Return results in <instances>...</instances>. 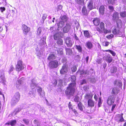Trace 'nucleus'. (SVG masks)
<instances>
[{"instance_id": "c85d7f7f", "label": "nucleus", "mask_w": 126, "mask_h": 126, "mask_svg": "<svg viewBox=\"0 0 126 126\" xmlns=\"http://www.w3.org/2000/svg\"><path fill=\"white\" fill-rule=\"evenodd\" d=\"M77 3L79 5H83L85 4L84 0H75Z\"/></svg>"}, {"instance_id": "4d7b16f0", "label": "nucleus", "mask_w": 126, "mask_h": 126, "mask_svg": "<svg viewBox=\"0 0 126 126\" xmlns=\"http://www.w3.org/2000/svg\"><path fill=\"white\" fill-rule=\"evenodd\" d=\"M23 121L24 123L26 124H27L29 123V121L28 119H23Z\"/></svg>"}, {"instance_id": "f03ea898", "label": "nucleus", "mask_w": 126, "mask_h": 126, "mask_svg": "<svg viewBox=\"0 0 126 126\" xmlns=\"http://www.w3.org/2000/svg\"><path fill=\"white\" fill-rule=\"evenodd\" d=\"M55 33L53 35L54 39L57 40L56 43L59 45H62L63 44V40L61 39L63 36V33L58 30H56Z\"/></svg>"}, {"instance_id": "2f4dec72", "label": "nucleus", "mask_w": 126, "mask_h": 126, "mask_svg": "<svg viewBox=\"0 0 126 126\" xmlns=\"http://www.w3.org/2000/svg\"><path fill=\"white\" fill-rule=\"evenodd\" d=\"M106 60L109 63L111 62L112 60V59L111 56H107L106 58Z\"/></svg>"}, {"instance_id": "37998d69", "label": "nucleus", "mask_w": 126, "mask_h": 126, "mask_svg": "<svg viewBox=\"0 0 126 126\" xmlns=\"http://www.w3.org/2000/svg\"><path fill=\"white\" fill-rule=\"evenodd\" d=\"M63 49L62 48H60L58 49L57 51L58 54L60 55H62L63 53Z\"/></svg>"}, {"instance_id": "79ce46f5", "label": "nucleus", "mask_w": 126, "mask_h": 126, "mask_svg": "<svg viewBox=\"0 0 126 126\" xmlns=\"http://www.w3.org/2000/svg\"><path fill=\"white\" fill-rule=\"evenodd\" d=\"M115 0H108V2L109 4H111L112 5L115 4Z\"/></svg>"}, {"instance_id": "20e7f679", "label": "nucleus", "mask_w": 126, "mask_h": 126, "mask_svg": "<svg viewBox=\"0 0 126 126\" xmlns=\"http://www.w3.org/2000/svg\"><path fill=\"white\" fill-rule=\"evenodd\" d=\"M20 95L19 92L16 93L12 98L11 102V105L14 106L16 105L19 101L20 99Z\"/></svg>"}, {"instance_id": "0eeeda50", "label": "nucleus", "mask_w": 126, "mask_h": 126, "mask_svg": "<svg viewBox=\"0 0 126 126\" xmlns=\"http://www.w3.org/2000/svg\"><path fill=\"white\" fill-rule=\"evenodd\" d=\"M24 68L22 64V62L21 60H18L17 62V64L16 66V69L17 71H19L23 69Z\"/></svg>"}, {"instance_id": "58836bf2", "label": "nucleus", "mask_w": 126, "mask_h": 126, "mask_svg": "<svg viewBox=\"0 0 126 126\" xmlns=\"http://www.w3.org/2000/svg\"><path fill=\"white\" fill-rule=\"evenodd\" d=\"M62 6L61 5H58L55 10V11L56 12L61 10L62 9Z\"/></svg>"}, {"instance_id": "3c124183", "label": "nucleus", "mask_w": 126, "mask_h": 126, "mask_svg": "<svg viewBox=\"0 0 126 126\" xmlns=\"http://www.w3.org/2000/svg\"><path fill=\"white\" fill-rule=\"evenodd\" d=\"M103 32L104 33L106 34L107 33H110V32L111 31L110 30H108L107 29H106L105 28L104 30H103L102 32Z\"/></svg>"}, {"instance_id": "423d86ee", "label": "nucleus", "mask_w": 126, "mask_h": 126, "mask_svg": "<svg viewBox=\"0 0 126 126\" xmlns=\"http://www.w3.org/2000/svg\"><path fill=\"white\" fill-rule=\"evenodd\" d=\"M59 65L58 61L55 60L50 62L49 63L48 66L50 69H53L57 68Z\"/></svg>"}, {"instance_id": "a878e982", "label": "nucleus", "mask_w": 126, "mask_h": 126, "mask_svg": "<svg viewBox=\"0 0 126 126\" xmlns=\"http://www.w3.org/2000/svg\"><path fill=\"white\" fill-rule=\"evenodd\" d=\"M85 36L87 38H90L92 37V36L89 33L88 31H85L84 32Z\"/></svg>"}, {"instance_id": "6e6552de", "label": "nucleus", "mask_w": 126, "mask_h": 126, "mask_svg": "<svg viewBox=\"0 0 126 126\" xmlns=\"http://www.w3.org/2000/svg\"><path fill=\"white\" fill-rule=\"evenodd\" d=\"M25 81V80L24 78L23 77L21 78L16 82V87L18 88H19L20 86H21L24 83Z\"/></svg>"}, {"instance_id": "412c9836", "label": "nucleus", "mask_w": 126, "mask_h": 126, "mask_svg": "<svg viewBox=\"0 0 126 126\" xmlns=\"http://www.w3.org/2000/svg\"><path fill=\"white\" fill-rule=\"evenodd\" d=\"M93 95L92 94L90 93H87L85 96V99H92Z\"/></svg>"}, {"instance_id": "603ef678", "label": "nucleus", "mask_w": 126, "mask_h": 126, "mask_svg": "<svg viewBox=\"0 0 126 126\" xmlns=\"http://www.w3.org/2000/svg\"><path fill=\"white\" fill-rule=\"evenodd\" d=\"M47 16L46 14H45L43 15L42 17V22L43 23L44 22V20L46 18Z\"/></svg>"}, {"instance_id": "dca6fc26", "label": "nucleus", "mask_w": 126, "mask_h": 126, "mask_svg": "<svg viewBox=\"0 0 126 126\" xmlns=\"http://www.w3.org/2000/svg\"><path fill=\"white\" fill-rule=\"evenodd\" d=\"M89 12L87 10L85 6H84L82 9V14L83 15L87 16Z\"/></svg>"}, {"instance_id": "c03bdc74", "label": "nucleus", "mask_w": 126, "mask_h": 126, "mask_svg": "<svg viewBox=\"0 0 126 126\" xmlns=\"http://www.w3.org/2000/svg\"><path fill=\"white\" fill-rule=\"evenodd\" d=\"M106 52H109L113 56H115L116 55L115 53L113 51L110 50H106L105 51Z\"/></svg>"}, {"instance_id": "774afa93", "label": "nucleus", "mask_w": 126, "mask_h": 126, "mask_svg": "<svg viewBox=\"0 0 126 126\" xmlns=\"http://www.w3.org/2000/svg\"><path fill=\"white\" fill-rule=\"evenodd\" d=\"M83 89L85 91H87L88 89V86H84V87H83Z\"/></svg>"}, {"instance_id": "680f3d73", "label": "nucleus", "mask_w": 126, "mask_h": 126, "mask_svg": "<svg viewBox=\"0 0 126 126\" xmlns=\"http://www.w3.org/2000/svg\"><path fill=\"white\" fill-rule=\"evenodd\" d=\"M102 59H98L96 61V62L98 64L100 63H101Z\"/></svg>"}, {"instance_id": "5701e85b", "label": "nucleus", "mask_w": 126, "mask_h": 126, "mask_svg": "<svg viewBox=\"0 0 126 126\" xmlns=\"http://www.w3.org/2000/svg\"><path fill=\"white\" fill-rule=\"evenodd\" d=\"M114 84L118 86L119 87L121 88L122 83L120 80H116L114 81Z\"/></svg>"}, {"instance_id": "4468645a", "label": "nucleus", "mask_w": 126, "mask_h": 126, "mask_svg": "<svg viewBox=\"0 0 126 126\" xmlns=\"http://www.w3.org/2000/svg\"><path fill=\"white\" fill-rule=\"evenodd\" d=\"M37 92L41 97H44L45 95L44 92L42 90V88L40 87H38L37 89Z\"/></svg>"}, {"instance_id": "6e6d98bb", "label": "nucleus", "mask_w": 126, "mask_h": 126, "mask_svg": "<svg viewBox=\"0 0 126 126\" xmlns=\"http://www.w3.org/2000/svg\"><path fill=\"white\" fill-rule=\"evenodd\" d=\"M52 83L54 86H55L57 83V80L56 79H54L52 81Z\"/></svg>"}, {"instance_id": "39448f33", "label": "nucleus", "mask_w": 126, "mask_h": 126, "mask_svg": "<svg viewBox=\"0 0 126 126\" xmlns=\"http://www.w3.org/2000/svg\"><path fill=\"white\" fill-rule=\"evenodd\" d=\"M119 18V13L116 12H115L113 15L112 16V20L116 21L117 25L118 26L119 25L122 24V21Z\"/></svg>"}, {"instance_id": "09e8293b", "label": "nucleus", "mask_w": 126, "mask_h": 126, "mask_svg": "<svg viewBox=\"0 0 126 126\" xmlns=\"http://www.w3.org/2000/svg\"><path fill=\"white\" fill-rule=\"evenodd\" d=\"M80 100L79 97L77 96H76L74 99V101L75 102H78Z\"/></svg>"}, {"instance_id": "aec40b11", "label": "nucleus", "mask_w": 126, "mask_h": 126, "mask_svg": "<svg viewBox=\"0 0 126 126\" xmlns=\"http://www.w3.org/2000/svg\"><path fill=\"white\" fill-rule=\"evenodd\" d=\"M94 102L92 99H89L88 101V106L90 107H93L94 105Z\"/></svg>"}, {"instance_id": "9b49d317", "label": "nucleus", "mask_w": 126, "mask_h": 126, "mask_svg": "<svg viewBox=\"0 0 126 126\" xmlns=\"http://www.w3.org/2000/svg\"><path fill=\"white\" fill-rule=\"evenodd\" d=\"M22 29L23 31V33L26 34L30 30V28L28 27L25 25L23 24L22 26Z\"/></svg>"}, {"instance_id": "5fc2aeb1", "label": "nucleus", "mask_w": 126, "mask_h": 126, "mask_svg": "<svg viewBox=\"0 0 126 126\" xmlns=\"http://www.w3.org/2000/svg\"><path fill=\"white\" fill-rule=\"evenodd\" d=\"M113 36L112 34H111L110 35L106 36V38L109 39H111L113 37Z\"/></svg>"}, {"instance_id": "f704fd0d", "label": "nucleus", "mask_w": 126, "mask_h": 126, "mask_svg": "<svg viewBox=\"0 0 126 126\" xmlns=\"http://www.w3.org/2000/svg\"><path fill=\"white\" fill-rule=\"evenodd\" d=\"M112 91L113 94H116L118 93L119 90L117 88L115 87L113 88Z\"/></svg>"}, {"instance_id": "e2e57ef3", "label": "nucleus", "mask_w": 126, "mask_h": 126, "mask_svg": "<svg viewBox=\"0 0 126 126\" xmlns=\"http://www.w3.org/2000/svg\"><path fill=\"white\" fill-rule=\"evenodd\" d=\"M14 69V68L13 66H11L10 67V69L9 70V73L10 74V73Z\"/></svg>"}, {"instance_id": "cd10ccee", "label": "nucleus", "mask_w": 126, "mask_h": 126, "mask_svg": "<svg viewBox=\"0 0 126 126\" xmlns=\"http://www.w3.org/2000/svg\"><path fill=\"white\" fill-rule=\"evenodd\" d=\"M56 58V56L55 54L53 53L50 54L48 58V59L49 60L55 59Z\"/></svg>"}, {"instance_id": "e433bc0d", "label": "nucleus", "mask_w": 126, "mask_h": 126, "mask_svg": "<svg viewBox=\"0 0 126 126\" xmlns=\"http://www.w3.org/2000/svg\"><path fill=\"white\" fill-rule=\"evenodd\" d=\"M21 110L20 108H17L15 109L14 112L12 113V115H16V113L19 112Z\"/></svg>"}, {"instance_id": "bf43d9fd", "label": "nucleus", "mask_w": 126, "mask_h": 126, "mask_svg": "<svg viewBox=\"0 0 126 126\" xmlns=\"http://www.w3.org/2000/svg\"><path fill=\"white\" fill-rule=\"evenodd\" d=\"M0 10L1 12H3L5 10V8L4 7H1L0 8Z\"/></svg>"}, {"instance_id": "f8f14e48", "label": "nucleus", "mask_w": 126, "mask_h": 126, "mask_svg": "<svg viewBox=\"0 0 126 126\" xmlns=\"http://www.w3.org/2000/svg\"><path fill=\"white\" fill-rule=\"evenodd\" d=\"M115 100V98L113 96H110L108 97L107 101V103L109 105H111L114 103Z\"/></svg>"}, {"instance_id": "a211bd4d", "label": "nucleus", "mask_w": 126, "mask_h": 126, "mask_svg": "<svg viewBox=\"0 0 126 126\" xmlns=\"http://www.w3.org/2000/svg\"><path fill=\"white\" fill-rule=\"evenodd\" d=\"M105 8L103 5H101L99 8V12L100 14L103 15L104 13Z\"/></svg>"}, {"instance_id": "72a5a7b5", "label": "nucleus", "mask_w": 126, "mask_h": 126, "mask_svg": "<svg viewBox=\"0 0 126 126\" xmlns=\"http://www.w3.org/2000/svg\"><path fill=\"white\" fill-rule=\"evenodd\" d=\"M117 70V68L115 67H112L110 69V72L111 73H115Z\"/></svg>"}, {"instance_id": "ea45409f", "label": "nucleus", "mask_w": 126, "mask_h": 126, "mask_svg": "<svg viewBox=\"0 0 126 126\" xmlns=\"http://www.w3.org/2000/svg\"><path fill=\"white\" fill-rule=\"evenodd\" d=\"M76 48L78 50L79 52H81L82 49L81 47L80 46L76 45Z\"/></svg>"}, {"instance_id": "13d9d810", "label": "nucleus", "mask_w": 126, "mask_h": 126, "mask_svg": "<svg viewBox=\"0 0 126 126\" xmlns=\"http://www.w3.org/2000/svg\"><path fill=\"white\" fill-rule=\"evenodd\" d=\"M109 44V42L104 41L103 42V44L104 46H108Z\"/></svg>"}, {"instance_id": "f257e3e1", "label": "nucleus", "mask_w": 126, "mask_h": 126, "mask_svg": "<svg viewBox=\"0 0 126 126\" xmlns=\"http://www.w3.org/2000/svg\"><path fill=\"white\" fill-rule=\"evenodd\" d=\"M71 81L74 82L71 83L67 87L65 92V94L67 96L70 97L71 95H73L74 94L76 85V83L74 82L76 80V77L74 76L71 77Z\"/></svg>"}, {"instance_id": "a18cd8bd", "label": "nucleus", "mask_w": 126, "mask_h": 126, "mask_svg": "<svg viewBox=\"0 0 126 126\" xmlns=\"http://www.w3.org/2000/svg\"><path fill=\"white\" fill-rule=\"evenodd\" d=\"M46 37H43L41 39V41L42 42V44L45 45V44L46 43Z\"/></svg>"}, {"instance_id": "473e14b6", "label": "nucleus", "mask_w": 126, "mask_h": 126, "mask_svg": "<svg viewBox=\"0 0 126 126\" xmlns=\"http://www.w3.org/2000/svg\"><path fill=\"white\" fill-rule=\"evenodd\" d=\"M78 109L81 111H82L84 106L80 102H79L78 104Z\"/></svg>"}, {"instance_id": "9d476101", "label": "nucleus", "mask_w": 126, "mask_h": 126, "mask_svg": "<svg viewBox=\"0 0 126 126\" xmlns=\"http://www.w3.org/2000/svg\"><path fill=\"white\" fill-rule=\"evenodd\" d=\"M65 42L67 46L71 47L72 46L73 43L71 40V39L69 37H66L65 39Z\"/></svg>"}, {"instance_id": "a19ab883", "label": "nucleus", "mask_w": 126, "mask_h": 126, "mask_svg": "<svg viewBox=\"0 0 126 126\" xmlns=\"http://www.w3.org/2000/svg\"><path fill=\"white\" fill-rule=\"evenodd\" d=\"M121 16L122 17H124L126 16V12H121L120 13Z\"/></svg>"}, {"instance_id": "de8ad7c7", "label": "nucleus", "mask_w": 126, "mask_h": 126, "mask_svg": "<svg viewBox=\"0 0 126 126\" xmlns=\"http://www.w3.org/2000/svg\"><path fill=\"white\" fill-rule=\"evenodd\" d=\"M41 28L40 27H39L38 29L37 34L38 35H40L41 33Z\"/></svg>"}, {"instance_id": "052dcab7", "label": "nucleus", "mask_w": 126, "mask_h": 126, "mask_svg": "<svg viewBox=\"0 0 126 126\" xmlns=\"http://www.w3.org/2000/svg\"><path fill=\"white\" fill-rule=\"evenodd\" d=\"M123 115V113H122L121 115H119V116H120V117H121V118H120V122H121L123 121L124 120V119H123V116H122Z\"/></svg>"}, {"instance_id": "864d4df0", "label": "nucleus", "mask_w": 126, "mask_h": 126, "mask_svg": "<svg viewBox=\"0 0 126 126\" xmlns=\"http://www.w3.org/2000/svg\"><path fill=\"white\" fill-rule=\"evenodd\" d=\"M36 54L38 56H39L41 54V52L38 50V48H37L36 49Z\"/></svg>"}, {"instance_id": "ddd939ff", "label": "nucleus", "mask_w": 126, "mask_h": 126, "mask_svg": "<svg viewBox=\"0 0 126 126\" xmlns=\"http://www.w3.org/2000/svg\"><path fill=\"white\" fill-rule=\"evenodd\" d=\"M105 24L104 23L101 22L100 23V28H98L97 29V30L100 33L102 32L103 30H104L105 28Z\"/></svg>"}, {"instance_id": "4c0bfd02", "label": "nucleus", "mask_w": 126, "mask_h": 126, "mask_svg": "<svg viewBox=\"0 0 126 126\" xmlns=\"http://www.w3.org/2000/svg\"><path fill=\"white\" fill-rule=\"evenodd\" d=\"M64 24L65 23L60 21L58 24V28H62Z\"/></svg>"}, {"instance_id": "4be33fe9", "label": "nucleus", "mask_w": 126, "mask_h": 126, "mask_svg": "<svg viewBox=\"0 0 126 126\" xmlns=\"http://www.w3.org/2000/svg\"><path fill=\"white\" fill-rule=\"evenodd\" d=\"M0 77L1 79V82L3 83V85H5L6 84V81L3 73H2L0 76Z\"/></svg>"}, {"instance_id": "2eb2a0df", "label": "nucleus", "mask_w": 126, "mask_h": 126, "mask_svg": "<svg viewBox=\"0 0 126 126\" xmlns=\"http://www.w3.org/2000/svg\"><path fill=\"white\" fill-rule=\"evenodd\" d=\"M71 28V26L68 23L66 24V25L63 29V31L64 32H68Z\"/></svg>"}, {"instance_id": "7ed1b4c3", "label": "nucleus", "mask_w": 126, "mask_h": 126, "mask_svg": "<svg viewBox=\"0 0 126 126\" xmlns=\"http://www.w3.org/2000/svg\"><path fill=\"white\" fill-rule=\"evenodd\" d=\"M35 82L36 81L34 79H32L31 80V87L32 88V90L29 92V94L32 98L35 97L36 95V90L34 89L37 85V84Z\"/></svg>"}, {"instance_id": "8fccbe9b", "label": "nucleus", "mask_w": 126, "mask_h": 126, "mask_svg": "<svg viewBox=\"0 0 126 126\" xmlns=\"http://www.w3.org/2000/svg\"><path fill=\"white\" fill-rule=\"evenodd\" d=\"M71 69L73 72H75L77 70V67L76 66H74L71 68Z\"/></svg>"}, {"instance_id": "bb28decb", "label": "nucleus", "mask_w": 126, "mask_h": 126, "mask_svg": "<svg viewBox=\"0 0 126 126\" xmlns=\"http://www.w3.org/2000/svg\"><path fill=\"white\" fill-rule=\"evenodd\" d=\"M65 50L66 52V54L69 56H71L72 53V50L70 48H66Z\"/></svg>"}, {"instance_id": "338daca9", "label": "nucleus", "mask_w": 126, "mask_h": 126, "mask_svg": "<svg viewBox=\"0 0 126 126\" xmlns=\"http://www.w3.org/2000/svg\"><path fill=\"white\" fill-rule=\"evenodd\" d=\"M34 123L36 124L37 126L38 125V121L37 120H35L34 121Z\"/></svg>"}, {"instance_id": "f3484780", "label": "nucleus", "mask_w": 126, "mask_h": 126, "mask_svg": "<svg viewBox=\"0 0 126 126\" xmlns=\"http://www.w3.org/2000/svg\"><path fill=\"white\" fill-rule=\"evenodd\" d=\"M93 1L92 0H90L88 3L87 7L90 10H91L93 9Z\"/></svg>"}, {"instance_id": "1a4fd4ad", "label": "nucleus", "mask_w": 126, "mask_h": 126, "mask_svg": "<svg viewBox=\"0 0 126 126\" xmlns=\"http://www.w3.org/2000/svg\"><path fill=\"white\" fill-rule=\"evenodd\" d=\"M68 69V67L66 64H64L63 66L60 73L61 74H63L67 73Z\"/></svg>"}, {"instance_id": "6ab92c4d", "label": "nucleus", "mask_w": 126, "mask_h": 126, "mask_svg": "<svg viewBox=\"0 0 126 126\" xmlns=\"http://www.w3.org/2000/svg\"><path fill=\"white\" fill-rule=\"evenodd\" d=\"M86 47L88 49H91L93 47V45L92 43L90 41L87 42L85 44Z\"/></svg>"}, {"instance_id": "c756f323", "label": "nucleus", "mask_w": 126, "mask_h": 126, "mask_svg": "<svg viewBox=\"0 0 126 126\" xmlns=\"http://www.w3.org/2000/svg\"><path fill=\"white\" fill-rule=\"evenodd\" d=\"M94 25L96 26L98 25L100 23V20L99 19L95 18L93 21Z\"/></svg>"}, {"instance_id": "0e129e2a", "label": "nucleus", "mask_w": 126, "mask_h": 126, "mask_svg": "<svg viewBox=\"0 0 126 126\" xmlns=\"http://www.w3.org/2000/svg\"><path fill=\"white\" fill-rule=\"evenodd\" d=\"M59 85L60 86H61L62 85L63 82L62 81L61 79H60L59 80Z\"/></svg>"}, {"instance_id": "c9c22d12", "label": "nucleus", "mask_w": 126, "mask_h": 126, "mask_svg": "<svg viewBox=\"0 0 126 126\" xmlns=\"http://www.w3.org/2000/svg\"><path fill=\"white\" fill-rule=\"evenodd\" d=\"M16 120H13L9 122L7 124L9 125L13 126L15 125L16 123Z\"/></svg>"}, {"instance_id": "393cba45", "label": "nucleus", "mask_w": 126, "mask_h": 126, "mask_svg": "<svg viewBox=\"0 0 126 126\" xmlns=\"http://www.w3.org/2000/svg\"><path fill=\"white\" fill-rule=\"evenodd\" d=\"M68 107L69 108L70 110H72L76 115L77 114L76 110L75 109H73V107L72 104H71V102H70L69 103Z\"/></svg>"}, {"instance_id": "49530a36", "label": "nucleus", "mask_w": 126, "mask_h": 126, "mask_svg": "<svg viewBox=\"0 0 126 126\" xmlns=\"http://www.w3.org/2000/svg\"><path fill=\"white\" fill-rule=\"evenodd\" d=\"M79 72L80 74H88V71L87 70L85 71H84L83 70H81L79 71Z\"/></svg>"}, {"instance_id": "b1692460", "label": "nucleus", "mask_w": 126, "mask_h": 126, "mask_svg": "<svg viewBox=\"0 0 126 126\" xmlns=\"http://www.w3.org/2000/svg\"><path fill=\"white\" fill-rule=\"evenodd\" d=\"M60 21L64 23L66 22L67 20V17L65 16H61L60 17Z\"/></svg>"}, {"instance_id": "69168bd1", "label": "nucleus", "mask_w": 126, "mask_h": 126, "mask_svg": "<svg viewBox=\"0 0 126 126\" xmlns=\"http://www.w3.org/2000/svg\"><path fill=\"white\" fill-rule=\"evenodd\" d=\"M109 8L111 11H113L114 10V8L112 6H109Z\"/></svg>"}, {"instance_id": "7c9ffc66", "label": "nucleus", "mask_w": 126, "mask_h": 126, "mask_svg": "<svg viewBox=\"0 0 126 126\" xmlns=\"http://www.w3.org/2000/svg\"><path fill=\"white\" fill-rule=\"evenodd\" d=\"M113 33L114 34H120V33H121L120 32L119 30L118 29H114L112 31Z\"/></svg>"}]
</instances>
